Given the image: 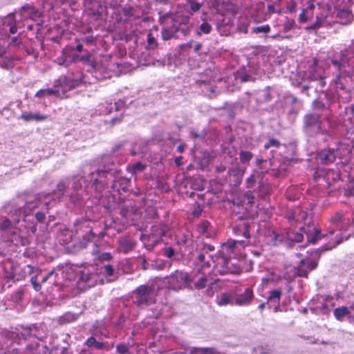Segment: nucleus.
Listing matches in <instances>:
<instances>
[{"instance_id":"9b49d317","label":"nucleus","mask_w":354,"mask_h":354,"mask_svg":"<svg viewBox=\"0 0 354 354\" xmlns=\"http://www.w3.org/2000/svg\"><path fill=\"white\" fill-rule=\"evenodd\" d=\"M104 171H108L111 174L108 176L107 180H109V177L114 176V179L113 180V183L111 186V190L109 192H118L120 194L121 192H127L129 190V187L131 184V179L127 178L123 176H115L114 173L111 171L103 170ZM108 180H106L107 182Z\"/></svg>"},{"instance_id":"bf43d9fd","label":"nucleus","mask_w":354,"mask_h":354,"mask_svg":"<svg viewBox=\"0 0 354 354\" xmlns=\"http://www.w3.org/2000/svg\"><path fill=\"white\" fill-rule=\"evenodd\" d=\"M30 281H31V283H32V285L33 286V288L36 291H39L41 289V284L37 282V277L35 276V277H31Z\"/></svg>"},{"instance_id":"864d4df0","label":"nucleus","mask_w":354,"mask_h":354,"mask_svg":"<svg viewBox=\"0 0 354 354\" xmlns=\"http://www.w3.org/2000/svg\"><path fill=\"white\" fill-rule=\"evenodd\" d=\"M348 221L346 219L344 223H342L340 230H347L354 223V217L350 216L349 223Z\"/></svg>"},{"instance_id":"39448f33","label":"nucleus","mask_w":354,"mask_h":354,"mask_svg":"<svg viewBox=\"0 0 354 354\" xmlns=\"http://www.w3.org/2000/svg\"><path fill=\"white\" fill-rule=\"evenodd\" d=\"M192 281L188 272L176 270L170 275L164 277L162 283L167 288L178 291L187 288L190 286Z\"/></svg>"},{"instance_id":"aec40b11","label":"nucleus","mask_w":354,"mask_h":354,"mask_svg":"<svg viewBox=\"0 0 354 354\" xmlns=\"http://www.w3.org/2000/svg\"><path fill=\"white\" fill-rule=\"evenodd\" d=\"M80 283H84L88 287L94 286L96 284V275L93 273L89 272L88 270H81L79 275Z\"/></svg>"},{"instance_id":"09e8293b","label":"nucleus","mask_w":354,"mask_h":354,"mask_svg":"<svg viewBox=\"0 0 354 354\" xmlns=\"http://www.w3.org/2000/svg\"><path fill=\"white\" fill-rule=\"evenodd\" d=\"M206 253L203 252L201 250H200L198 252L196 259V268L201 264L203 262L205 261V259H206Z\"/></svg>"},{"instance_id":"72a5a7b5","label":"nucleus","mask_w":354,"mask_h":354,"mask_svg":"<svg viewBox=\"0 0 354 354\" xmlns=\"http://www.w3.org/2000/svg\"><path fill=\"white\" fill-rule=\"evenodd\" d=\"M45 95L59 96V90L56 89V88L40 89L35 94V97H43Z\"/></svg>"},{"instance_id":"4d7b16f0","label":"nucleus","mask_w":354,"mask_h":354,"mask_svg":"<svg viewBox=\"0 0 354 354\" xmlns=\"http://www.w3.org/2000/svg\"><path fill=\"white\" fill-rule=\"evenodd\" d=\"M308 13L309 12H307L304 8L302 9L301 12L299 15V21L300 23H305L308 20Z\"/></svg>"},{"instance_id":"423d86ee","label":"nucleus","mask_w":354,"mask_h":354,"mask_svg":"<svg viewBox=\"0 0 354 354\" xmlns=\"http://www.w3.org/2000/svg\"><path fill=\"white\" fill-rule=\"evenodd\" d=\"M17 332H7L4 337V344L2 345L6 350L3 354H18L19 349L17 348H12V345L15 343L19 344L21 339H26L31 335V330L30 328H21L17 329Z\"/></svg>"},{"instance_id":"c9c22d12","label":"nucleus","mask_w":354,"mask_h":354,"mask_svg":"<svg viewBox=\"0 0 354 354\" xmlns=\"http://www.w3.org/2000/svg\"><path fill=\"white\" fill-rule=\"evenodd\" d=\"M349 313L348 308L346 306L337 308L333 311L335 317L339 321H341L343 317L348 315Z\"/></svg>"},{"instance_id":"338daca9","label":"nucleus","mask_w":354,"mask_h":354,"mask_svg":"<svg viewBox=\"0 0 354 354\" xmlns=\"http://www.w3.org/2000/svg\"><path fill=\"white\" fill-rule=\"evenodd\" d=\"M45 214L43 212H39L35 214V218L37 221L43 222L45 219Z\"/></svg>"},{"instance_id":"412c9836","label":"nucleus","mask_w":354,"mask_h":354,"mask_svg":"<svg viewBox=\"0 0 354 354\" xmlns=\"http://www.w3.org/2000/svg\"><path fill=\"white\" fill-rule=\"evenodd\" d=\"M119 250L121 252L127 253L133 250L135 243L132 239L129 236H122L118 239Z\"/></svg>"},{"instance_id":"13d9d810","label":"nucleus","mask_w":354,"mask_h":354,"mask_svg":"<svg viewBox=\"0 0 354 354\" xmlns=\"http://www.w3.org/2000/svg\"><path fill=\"white\" fill-rule=\"evenodd\" d=\"M104 272L109 277H111L113 275L114 269L113 266L110 264H106L104 267Z\"/></svg>"},{"instance_id":"4468645a","label":"nucleus","mask_w":354,"mask_h":354,"mask_svg":"<svg viewBox=\"0 0 354 354\" xmlns=\"http://www.w3.org/2000/svg\"><path fill=\"white\" fill-rule=\"evenodd\" d=\"M82 82L81 79H73L66 76H61L54 83V87H61L63 91L71 90L78 86Z\"/></svg>"},{"instance_id":"de8ad7c7","label":"nucleus","mask_w":354,"mask_h":354,"mask_svg":"<svg viewBox=\"0 0 354 354\" xmlns=\"http://www.w3.org/2000/svg\"><path fill=\"white\" fill-rule=\"evenodd\" d=\"M147 49H153L157 46L156 39L153 37L151 33L147 35Z\"/></svg>"},{"instance_id":"4c0bfd02","label":"nucleus","mask_w":354,"mask_h":354,"mask_svg":"<svg viewBox=\"0 0 354 354\" xmlns=\"http://www.w3.org/2000/svg\"><path fill=\"white\" fill-rule=\"evenodd\" d=\"M282 292L281 289H276L270 291V294L268 298L269 301H274L277 304L279 303Z\"/></svg>"},{"instance_id":"1a4fd4ad","label":"nucleus","mask_w":354,"mask_h":354,"mask_svg":"<svg viewBox=\"0 0 354 354\" xmlns=\"http://www.w3.org/2000/svg\"><path fill=\"white\" fill-rule=\"evenodd\" d=\"M158 21L161 26H170L176 30L180 29L182 25H187L189 21V17L188 15H182L178 12H163L162 11L158 12Z\"/></svg>"},{"instance_id":"58836bf2","label":"nucleus","mask_w":354,"mask_h":354,"mask_svg":"<svg viewBox=\"0 0 354 354\" xmlns=\"http://www.w3.org/2000/svg\"><path fill=\"white\" fill-rule=\"evenodd\" d=\"M253 158V154L249 151L241 150L239 152V159L243 164L248 163Z\"/></svg>"},{"instance_id":"79ce46f5","label":"nucleus","mask_w":354,"mask_h":354,"mask_svg":"<svg viewBox=\"0 0 354 354\" xmlns=\"http://www.w3.org/2000/svg\"><path fill=\"white\" fill-rule=\"evenodd\" d=\"M296 27V24L294 19H290L288 18H286L283 26V30L285 32H287L292 29H294Z\"/></svg>"},{"instance_id":"4be33fe9","label":"nucleus","mask_w":354,"mask_h":354,"mask_svg":"<svg viewBox=\"0 0 354 354\" xmlns=\"http://www.w3.org/2000/svg\"><path fill=\"white\" fill-rule=\"evenodd\" d=\"M218 306L235 305V295L233 292H223L216 299Z\"/></svg>"},{"instance_id":"052dcab7","label":"nucleus","mask_w":354,"mask_h":354,"mask_svg":"<svg viewBox=\"0 0 354 354\" xmlns=\"http://www.w3.org/2000/svg\"><path fill=\"white\" fill-rule=\"evenodd\" d=\"M214 249L215 248L214 245L207 243H204L201 250L207 254L209 252L214 251Z\"/></svg>"},{"instance_id":"0eeeda50","label":"nucleus","mask_w":354,"mask_h":354,"mask_svg":"<svg viewBox=\"0 0 354 354\" xmlns=\"http://www.w3.org/2000/svg\"><path fill=\"white\" fill-rule=\"evenodd\" d=\"M133 302L138 307L148 306L156 301L154 288L152 285H140L132 292Z\"/></svg>"},{"instance_id":"e433bc0d","label":"nucleus","mask_w":354,"mask_h":354,"mask_svg":"<svg viewBox=\"0 0 354 354\" xmlns=\"http://www.w3.org/2000/svg\"><path fill=\"white\" fill-rule=\"evenodd\" d=\"M212 30V26L207 21H203L200 26L198 29L196 30V34L201 36L203 34H209Z\"/></svg>"},{"instance_id":"8fccbe9b","label":"nucleus","mask_w":354,"mask_h":354,"mask_svg":"<svg viewBox=\"0 0 354 354\" xmlns=\"http://www.w3.org/2000/svg\"><path fill=\"white\" fill-rule=\"evenodd\" d=\"M211 268V264H210V262H209V259H205V261L203 262L201 264H200L198 267H197V269L198 270L199 272H205V270L207 268V269H210Z\"/></svg>"},{"instance_id":"bb28decb","label":"nucleus","mask_w":354,"mask_h":354,"mask_svg":"<svg viewBox=\"0 0 354 354\" xmlns=\"http://www.w3.org/2000/svg\"><path fill=\"white\" fill-rule=\"evenodd\" d=\"M227 174L230 176L234 177V181L235 184L239 185L241 182L243 175L244 174V170L236 165L230 168Z\"/></svg>"},{"instance_id":"603ef678","label":"nucleus","mask_w":354,"mask_h":354,"mask_svg":"<svg viewBox=\"0 0 354 354\" xmlns=\"http://www.w3.org/2000/svg\"><path fill=\"white\" fill-rule=\"evenodd\" d=\"M237 79L240 80L242 82H246L250 81L252 79V77L245 73H238Z\"/></svg>"},{"instance_id":"dca6fc26","label":"nucleus","mask_w":354,"mask_h":354,"mask_svg":"<svg viewBox=\"0 0 354 354\" xmlns=\"http://www.w3.org/2000/svg\"><path fill=\"white\" fill-rule=\"evenodd\" d=\"M168 230L167 225L162 223H156L151 227L149 237L153 239V242H158L160 238L164 236Z\"/></svg>"},{"instance_id":"37998d69","label":"nucleus","mask_w":354,"mask_h":354,"mask_svg":"<svg viewBox=\"0 0 354 354\" xmlns=\"http://www.w3.org/2000/svg\"><path fill=\"white\" fill-rule=\"evenodd\" d=\"M270 31V26L268 24L257 26L252 28V32L255 34L268 33Z\"/></svg>"},{"instance_id":"a18cd8bd","label":"nucleus","mask_w":354,"mask_h":354,"mask_svg":"<svg viewBox=\"0 0 354 354\" xmlns=\"http://www.w3.org/2000/svg\"><path fill=\"white\" fill-rule=\"evenodd\" d=\"M281 145L280 142L274 138L269 139L268 141L265 144L264 149H268L270 147L278 148Z\"/></svg>"},{"instance_id":"ea45409f","label":"nucleus","mask_w":354,"mask_h":354,"mask_svg":"<svg viewBox=\"0 0 354 354\" xmlns=\"http://www.w3.org/2000/svg\"><path fill=\"white\" fill-rule=\"evenodd\" d=\"M205 273L203 272V275L194 283L195 288L200 290L207 286L208 279Z\"/></svg>"},{"instance_id":"473e14b6","label":"nucleus","mask_w":354,"mask_h":354,"mask_svg":"<svg viewBox=\"0 0 354 354\" xmlns=\"http://www.w3.org/2000/svg\"><path fill=\"white\" fill-rule=\"evenodd\" d=\"M80 60L91 68V71H95L98 69V64L90 55L82 56Z\"/></svg>"},{"instance_id":"69168bd1","label":"nucleus","mask_w":354,"mask_h":354,"mask_svg":"<svg viewBox=\"0 0 354 354\" xmlns=\"http://www.w3.org/2000/svg\"><path fill=\"white\" fill-rule=\"evenodd\" d=\"M190 136H192V138L194 139H197V138H203L205 136V133H198L194 131H190Z\"/></svg>"},{"instance_id":"0e129e2a","label":"nucleus","mask_w":354,"mask_h":354,"mask_svg":"<svg viewBox=\"0 0 354 354\" xmlns=\"http://www.w3.org/2000/svg\"><path fill=\"white\" fill-rule=\"evenodd\" d=\"M318 260H312L308 262L307 268L308 270H313L317 267Z\"/></svg>"},{"instance_id":"2eb2a0df","label":"nucleus","mask_w":354,"mask_h":354,"mask_svg":"<svg viewBox=\"0 0 354 354\" xmlns=\"http://www.w3.org/2000/svg\"><path fill=\"white\" fill-rule=\"evenodd\" d=\"M94 238V234L91 231H90L89 233L85 234L82 237V239L80 243V247L82 248H86L88 246H91L92 254L97 257L100 254V246L93 241Z\"/></svg>"},{"instance_id":"6e6d98bb","label":"nucleus","mask_w":354,"mask_h":354,"mask_svg":"<svg viewBox=\"0 0 354 354\" xmlns=\"http://www.w3.org/2000/svg\"><path fill=\"white\" fill-rule=\"evenodd\" d=\"M97 258L102 261H109L112 259V255L110 252H103L100 253Z\"/></svg>"},{"instance_id":"9d476101","label":"nucleus","mask_w":354,"mask_h":354,"mask_svg":"<svg viewBox=\"0 0 354 354\" xmlns=\"http://www.w3.org/2000/svg\"><path fill=\"white\" fill-rule=\"evenodd\" d=\"M299 231V232L294 234L293 237L291 238L292 241L297 243L303 241L304 234H305L307 237V242L312 244H315L325 236L322 234L319 229L316 228L313 225H308L306 227H300Z\"/></svg>"},{"instance_id":"f8f14e48","label":"nucleus","mask_w":354,"mask_h":354,"mask_svg":"<svg viewBox=\"0 0 354 354\" xmlns=\"http://www.w3.org/2000/svg\"><path fill=\"white\" fill-rule=\"evenodd\" d=\"M295 270L290 266H284L279 268H276L273 272L272 280L275 282H279L281 279H285L287 281H291L295 277Z\"/></svg>"},{"instance_id":"f03ea898","label":"nucleus","mask_w":354,"mask_h":354,"mask_svg":"<svg viewBox=\"0 0 354 354\" xmlns=\"http://www.w3.org/2000/svg\"><path fill=\"white\" fill-rule=\"evenodd\" d=\"M36 206L37 205L31 204L30 202H26V207L15 209L13 213L12 210H9L8 207H7V210L9 211L10 214H11L12 217L15 215H17L16 218L15 217L12 218V221H10L9 218H5L0 225V230L3 233V235L8 234V233L10 232V236L8 238V241L16 245H26L27 239L19 236L17 233L16 229L12 228V222H14V224L15 225L19 222L21 218H23L25 220L26 217L28 216L26 207L29 209V210H31Z\"/></svg>"},{"instance_id":"2f4dec72","label":"nucleus","mask_w":354,"mask_h":354,"mask_svg":"<svg viewBox=\"0 0 354 354\" xmlns=\"http://www.w3.org/2000/svg\"><path fill=\"white\" fill-rule=\"evenodd\" d=\"M178 30H176V28H173L171 27V24L170 26H162V36L164 40H169L175 36L176 32Z\"/></svg>"},{"instance_id":"7ed1b4c3","label":"nucleus","mask_w":354,"mask_h":354,"mask_svg":"<svg viewBox=\"0 0 354 354\" xmlns=\"http://www.w3.org/2000/svg\"><path fill=\"white\" fill-rule=\"evenodd\" d=\"M332 65L337 70L334 83L340 89L343 90L346 86L351 85L353 82V69L351 66V61L345 52H341L339 59H333Z\"/></svg>"},{"instance_id":"6ab92c4d","label":"nucleus","mask_w":354,"mask_h":354,"mask_svg":"<svg viewBox=\"0 0 354 354\" xmlns=\"http://www.w3.org/2000/svg\"><path fill=\"white\" fill-rule=\"evenodd\" d=\"M21 19H35L39 17L38 10L32 6L26 4L21 7L20 10Z\"/></svg>"},{"instance_id":"a211bd4d","label":"nucleus","mask_w":354,"mask_h":354,"mask_svg":"<svg viewBox=\"0 0 354 354\" xmlns=\"http://www.w3.org/2000/svg\"><path fill=\"white\" fill-rule=\"evenodd\" d=\"M7 47L0 46V67L3 69L10 70L14 67V59L12 56L6 55Z\"/></svg>"},{"instance_id":"5fc2aeb1","label":"nucleus","mask_w":354,"mask_h":354,"mask_svg":"<svg viewBox=\"0 0 354 354\" xmlns=\"http://www.w3.org/2000/svg\"><path fill=\"white\" fill-rule=\"evenodd\" d=\"M116 349L117 352L120 354H129V348L126 344H118Z\"/></svg>"},{"instance_id":"f257e3e1","label":"nucleus","mask_w":354,"mask_h":354,"mask_svg":"<svg viewBox=\"0 0 354 354\" xmlns=\"http://www.w3.org/2000/svg\"><path fill=\"white\" fill-rule=\"evenodd\" d=\"M109 175L111 176V174L100 169L91 171L84 180L85 183L84 187L81 178L77 176L64 178L57 184L53 194L60 198L67 194L73 203L81 204L86 198H88L90 195L93 194V191L96 193L95 197L100 196L101 193L106 188Z\"/></svg>"},{"instance_id":"c85d7f7f","label":"nucleus","mask_w":354,"mask_h":354,"mask_svg":"<svg viewBox=\"0 0 354 354\" xmlns=\"http://www.w3.org/2000/svg\"><path fill=\"white\" fill-rule=\"evenodd\" d=\"M350 221L349 214H342L339 212L336 213L331 218V223L336 225L339 229L342 225V223H344L346 220ZM349 223V221H348Z\"/></svg>"},{"instance_id":"e2e57ef3","label":"nucleus","mask_w":354,"mask_h":354,"mask_svg":"<svg viewBox=\"0 0 354 354\" xmlns=\"http://www.w3.org/2000/svg\"><path fill=\"white\" fill-rule=\"evenodd\" d=\"M174 250L171 247H167L164 249V255L168 258H171L174 255Z\"/></svg>"},{"instance_id":"3c124183","label":"nucleus","mask_w":354,"mask_h":354,"mask_svg":"<svg viewBox=\"0 0 354 354\" xmlns=\"http://www.w3.org/2000/svg\"><path fill=\"white\" fill-rule=\"evenodd\" d=\"M115 109L117 111L122 110L126 106V100L124 99H120L114 102Z\"/></svg>"},{"instance_id":"ddd939ff","label":"nucleus","mask_w":354,"mask_h":354,"mask_svg":"<svg viewBox=\"0 0 354 354\" xmlns=\"http://www.w3.org/2000/svg\"><path fill=\"white\" fill-rule=\"evenodd\" d=\"M340 153L337 149L327 148L321 150L317 154V159L322 164L329 165L333 163Z\"/></svg>"},{"instance_id":"393cba45","label":"nucleus","mask_w":354,"mask_h":354,"mask_svg":"<svg viewBox=\"0 0 354 354\" xmlns=\"http://www.w3.org/2000/svg\"><path fill=\"white\" fill-rule=\"evenodd\" d=\"M20 118L25 122H30L32 120L44 121L48 118V115H41L39 113L24 112L21 115Z\"/></svg>"},{"instance_id":"c756f323","label":"nucleus","mask_w":354,"mask_h":354,"mask_svg":"<svg viewBox=\"0 0 354 354\" xmlns=\"http://www.w3.org/2000/svg\"><path fill=\"white\" fill-rule=\"evenodd\" d=\"M3 24L9 27V32L10 34H15L17 32V22L13 13L8 15L6 21L3 22Z\"/></svg>"},{"instance_id":"20e7f679","label":"nucleus","mask_w":354,"mask_h":354,"mask_svg":"<svg viewBox=\"0 0 354 354\" xmlns=\"http://www.w3.org/2000/svg\"><path fill=\"white\" fill-rule=\"evenodd\" d=\"M303 130L310 137L328 134L327 129L324 128L321 115L310 111L306 113L303 118Z\"/></svg>"},{"instance_id":"7c9ffc66","label":"nucleus","mask_w":354,"mask_h":354,"mask_svg":"<svg viewBox=\"0 0 354 354\" xmlns=\"http://www.w3.org/2000/svg\"><path fill=\"white\" fill-rule=\"evenodd\" d=\"M238 241H229L223 245L222 249L219 252L221 254L230 257L231 254L234 252V249Z\"/></svg>"},{"instance_id":"774afa93","label":"nucleus","mask_w":354,"mask_h":354,"mask_svg":"<svg viewBox=\"0 0 354 354\" xmlns=\"http://www.w3.org/2000/svg\"><path fill=\"white\" fill-rule=\"evenodd\" d=\"M338 15L341 19L343 17L348 18L351 15V13L348 10H343L338 12Z\"/></svg>"},{"instance_id":"5701e85b","label":"nucleus","mask_w":354,"mask_h":354,"mask_svg":"<svg viewBox=\"0 0 354 354\" xmlns=\"http://www.w3.org/2000/svg\"><path fill=\"white\" fill-rule=\"evenodd\" d=\"M197 231L206 238L210 239L214 236V232L210 229V223L206 220L200 222L197 227Z\"/></svg>"},{"instance_id":"c03bdc74","label":"nucleus","mask_w":354,"mask_h":354,"mask_svg":"<svg viewBox=\"0 0 354 354\" xmlns=\"http://www.w3.org/2000/svg\"><path fill=\"white\" fill-rule=\"evenodd\" d=\"M254 354H270L272 350L268 346H259L254 348Z\"/></svg>"},{"instance_id":"a19ab883","label":"nucleus","mask_w":354,"mask_h":354,"mask_svg":"<svg viewBox=\"0 0 354 354\" xmlns=\"http://www.w3.org/2000/svg\"><path fill=\"white\" fill-rule=\"evenodd\" d=\"M311 107L313 110L323 111L327 109L326 104L318 99L313 100Z\"/></svg>"},{"instance_id":"6e6552de","label":"nucleus","mask_w":354,"mask_h":354,"mask_svg":"<svg viewBox=\"0 0 354 354\" xmlns=\"http://www.w3.org/2000/svg\"><path fill=\"white\" fill-rule=\"evenodd\" d=\"M212 260L214 263L213 270L215 273L224 275L240 272V268L231 263L230 256L221 254V252H218L214 257H212Z\"/></svg>"},{"instance_id":"cd10ccee","label":"nucleus","mask_w":354,"mask_h":354,"mask_svg":"<svg viewBox=\"0 0 354 354\" xmlns=\"http://www.w3.org/2000/svg\"><path fill=\"white\" fill-rule=\"evenodd\" d=\"M80 314H75L71 312H67L58 318V323L61 325L66 324L76 321L79 317Z\"/></svg>"},{"instance_id":"f3484780","label":"nucleus","mask_w":354,"mask_h":354,"mask_svg":"<svg viewBox=\"0 0 354 354\" xmlns=\"http://www.w3.org/2000/svg\"><path fill=\"white\" fill-rule=\"evenodd\" d=\"M254 299L253 291L251 288H247L241 294L235 295L236 306H248Z\"/></svg>"},{"instance_id":"f704fd0d","label":"nucleus","mask_w":354,"mask_h":354,"mask_svg":"<svg viewBox=\"0 0 354 354\" xmlns=\"http://www.w3.org/2000/svg\"><path fill=\"white\" fill-rule=\"evenodd\" d=\"M147 166L146 165L138 162L130 167H127V171L131 173L132 175H136L138 172H142L145 170Z\"/></svg>"},{"instance_id":"680f3d73","label":"nucleus","mask_w":354,"mask_h":354,"mask_svg":"<svg viewBox=\"0 0 354 354\" xmlns=\"http://www.w3.org/2000/svg\"><path fill=\"white\" fill-rule=\"evenodd\" d=\"M297 7V3L295 0H290L288 3L287 9L290 12H295Z\"/></svg>"},{"instance_id":"a878e982","label":"nucleus","mask_w":354,"mask_h":354,"mask_svg":"<svg viewBox=\"0 0 354 354\" xmlns=\"http://www.w3.org/2000/svg\"><path fill=\"white\" fill-rule=\"evenodd\" d=\"M84 345L90 348H94L96 350H109V348L106 343L98 342L96 339L91 336L88 337L84 342Z\"/></svg>"},{"instance_id":"b1692460","label":"nucleus","mask_w":354,"mask_h":354,"mask_svg":"<svg viewBox=\"0 0 354 354\" xmlns=\"http://www.w3.org/2000/svg\"><path fill=\"white\" fill-rule=\"evenodd\" d=\"M326 18L327 15L325 12H320L319 14L317 15L315 21L310 26L306 27L305 29L307 31L317 30L324 26V24L326 22Z\"/></svg>"},{"instance_id":"49530a36","label":"nucleus","mask_w":354,"mask_h":354,"mask_svg":"<svg viewBox=\"0 0 354 354\" xmlns=\"http://www.w3.org/2000/svg\"><path fill=\"white\" fill-rule=\"evenodd\" d=\"M187 3L189 4V6H190V10L192 11V13L191 15L193 13V12H198L200 10V9L201 8V4L194 1V0H187Z\"/></svg>"}]
</instances>
